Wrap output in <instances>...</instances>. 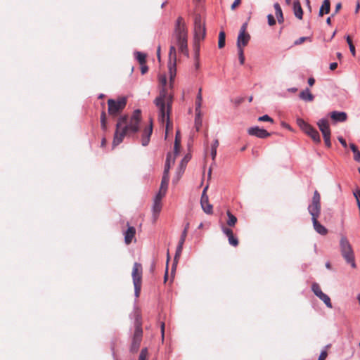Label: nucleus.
<instances>
[{
	"mask_svg": "<svg viewBox=\"0 0 360 360\" xmlns=\"http://www.w3.org/2000/svg\"><path fill=\"white\" fill-rule=\"evenodd\" d=\"M297 124L300 128L307 134L308 135L314 143H321V137L319 131L311 124L306 122L302 119H297Z\"/></svg>",
	"mask_w": 360,
	"mask_h": 360,
	"instance_id": "6",
	"label": "nucleus"
},
{
	"mask_svg": "<svg viewBox=\"0 0 360 360\" xmlns=\"http://www.w3.org/2000/svg\"><path fill=\"white\" fill-rule=\"evenodd\" d=\"M172 165H169V160L165 162L163 175L169 176V172Z\"/></svg>",
	"mask_w": 360,
	"mask_h": 360,
	"instance_id": "45",
	"label": "nucleus"
},
{
	"mask_svg": "<svg viewBox=\"0 0 360 360\" xmlns=\"http://www.w3.org/2000/svg\"><path fill=\"white\" fill-rule=\"evenodd\" d=\"M274 7L278 23H283L284 21V18L280 4L278 3H275Z\"/></svg>",
	"mask_w": 360,
	"mask_h": 360,
	"instance_id": "23",
	"label": "nucleus"
},
{
	"mask_svg": "<svg viewBox=\"0 0 360 360\" xmlns=\"http://www.w3.org/2000/svg\"><path fill=\"white\" fill-rule=\"evenodd\" d=\"M179 148H180V139L179 138V132H177L176 135L174 148L175 153H179Z\"/></svg>",
	"mask_w": 360,
	"mask_h": 360,
	"instance_id": "37",
	"label": "nucleus"
},
{
	"mask_svg": "<svg viewBox=\"0 0 360 360\" xmlns=\"http://www.w3.org/2000/svg\"><path fill=\"white\" fill-rule=\"evenodd\" d=\"M196 98H200V99H202V89L200 88L199 90H198V93L196 96Z\"/></svg>",
	"mask_w": 360,
	"mask_h": 360,
	"instance_id": "60",
	"label": "nucleus"
},
{
	"mask_svg": "<svg viewBox=\"0 0 360 360\" xmlns=\"http://www.w3.org/2000/svg\"><path fill=\"white\" fill-rule=\"evenodd\" d=\"M319 129L323 135L330 134V129L328 121L326 119H321L317 122Z\"/></svg>",
	"mask_w": 360,
	"mask_h": 360,
	"instance_id": "16",
	"label": "nucleus"
},
{
	"mask_svg": "<svg viewBox=\"0 0 360 360\" xmlns=\"http://www.w3.org/2000/svg\"><path fill=\"white\" fill-rule=\"evenodd\" d=\"M315 83V79L312 77L309 78L308 79V84L309 86H313Z\"/></svg>",
	"mask_w": 360,
	"mask_h": 360,
	"instance_id": "59",
	"label": "nucleus"
},
{
	"mask_svg": "<svg viewBox=\"0 0 360 360\" xmlns=\"http://www.w3.org/2000/svg\"><path fill=\"white\" fill-rule=\"evenodd\" d=\"M152 132L153 125L152 123H150V124L146 126L142 131L141 144L143 146H146L148 145Z\"/></svg>",
	"mask_w": 360,
	"mask_h": 360,
	"instance_id": "14",
	"label": "nucleus"
},
{
	"mask_svg": "<svg viewBox=\"0 0 360 360\" xmlns=\"http://www.w3.org/2000/svg\"><path fill=\"white\" fill-rule=\"evenodd\" d=\"M321 300L323 302V303L326 304V306L327 307H328L330 309L333 308L330 298L326 294H325L323 296H322Z\"/></svg>",
	"mask_w": 360,
	"mask_h": 360,
	"instance_id": "33",
	"label": "nucleus"
},
{
	"mask_svg": "<svg viewBox=\"0 0 360 360\" xmlns=\"http://www.w3.org/2000/svg\"><path fill=\"white\" fill-rule=\"evenodd\" d=\"M166 192H167L166 190L162 191L161 188H160V191H159L158 193L156 195L154 200H158L162 201V199L165 195Z\"/></svg>",
	"mask_w": 360,
	"mask_h": 360,
	"instance_id": "43",
	"label": "nucleus"
},
{
	"mask_svg": "<svg viewBox=\"0 0 360 360\" xmlns=\"http://www.w3.org/2000/svg\"><path fill=\"white\" fill-rule=\"evenodd\" d=\"M161 333H162V337L164 338V333H165V323H161Z\"/></svg>",
	"mask_w": 360,
	"mask_h": 360,
	"instance_id": "63",
	"label": "nucleus"
},
{
	"mask_svg": "<svg viewBox=\"0 0 360 360\" xmlns=\"http://www.w3.org/2000/svg\"><path fill=\"white\" fill-rule=\"evenodd\" d=\"M177 155L178 153H175L174 152V153H168L167 155L166 161L169 160V165H173L174 163L175 158Z\"/></svg>",
	"mask_w": 360,
	"mask_h": 360,
	"instance_id": "38",
	"label": "nucleus"
},
{
	"mask_svg": "<svg viewBox=\"0 0 360 360\" xmlns=\"http://www.w3.org/2000/svg\"><path fill=\"white\" fill-rule=\"evenodd\" d=\"M346 41L349 46H350V44H353L352 40L349 35L346 37Z\"/></svg>",
	"mask_w": 360,
	"mask_h": 360,
	"instance_id": "61",
	"label": "nucleus"
},
{
	"mask_svg": "<svg viewBox=\"0 0 360 360\" xmlns=\"http://www.w3.org/2000/svg\"><path fill=\"white\" fill-rule=\"evenodd\" d=\"M308 211L311 215V219H318L321 213V195L315 191L311 204L308 206Z\"/></svg>",
	"mask_w": 360,
	"mask_h": 360,
	"instance_id": "9",
	"label": "nucleus"
},
{
	"mask_svg": "<svg viewBox=\"0 0 360 360\" xmlns=\"http://www.w3.org/2000/svg\"><path fill=\"white\" fill-rule=\"evenodd\" d=\"M143 269L141 264L135 262L132 269V278L134 286V295L137 298L140 295L142 282Z\"/></svg>",
	"mask_w": 360,
	"mask_h": 360,
	"instance_id": "4",
	"label": "nucleus"
},
{
	"mask_svg": "<svg viewBox=\"0 0 360 360\" xmlns=\"http://www.w3.org/2000/svg\"><path fill=\"white\" fill-rule=\"evenodd\" d=\"M101 127L103 130L106 129L105 112H102L101 116Z\"/></svg>",
	"mask_w": 360,
	"mask_h": 360,
	"instance_id": "44",
	"label": "nucleus"
},
{
	"mask_svg": "<svg viewBox=\"0 0 360 360\" xmlns=\"http://www.w3.org/2000/svg\"><path fill=\"white\" fill-rule=\"evenodd\" d=\"M207 188H208V186H207L203 189L202 194L201 196V200H200V204H201V207H202V209L203 210V211L206 214H212V205L211 204H210V202L208 201V196L206 194V191H207Z\"/></svg>",
	"mask_w": 360,
	"mask_h": 360,
	"instance_id": "12",
	"label": "nucleus"
},
{
	"mask_svg": "<svg viewBox=\"0 0 360 360\" xmlns=\"http://www.w3.org/2000/svg\"><path fill=\"white\" fill-rule=\"evenodd\" d=\"M229 244L233 246H237L238 244V239L233 236V234L228 236Z\"/></svg>",
	"mask_w": 360,
	"mask_h": 360,
	"instance_id": "39",
	"label": "nucleus"
},
{
	"mask_svg": "<svg viewBox=\"0 0 360 360\" xmlns=\"http://www.w3.org/2000/svg\"><path fill=\"white\" fill-rule=\"evenodd\" d=\"M325 144L326 147L330 148L331 147V141H330V134H326L323 135Z\"/></svg>",
	"mask_w": 360,
	"mask_h": 360,
	"instance_id": "42",
	"label": "nucleus"
},
{
	"mask_svg": "<svg viewBox=\"0 0 360 360\" xmlns=\"http://www.w3.org/2000/svg\"><path fill=\"white\" fill-rule=\"evenodd\" d=\"M124 122H126L125 117H120L117 122L116 130L112 142V145L114 147L119 145L123 141V139L127 134H131L126 129Z\"/></svg>",
	"mask_w": 360,
	"mask_h": 360,
	"instance_id": "5",
	"label": "nucleus"
},
{
	"mask_svg": "<svg viewBox=\"0 0 360 360\" xmlns=\"http://www.w3.org/2000/svg\"><path fill=\"white\" fill-rule=\"evenodd\" d=\"M311 220L314 229L318 233L322 236H325L328 233L327 229L319 222L318 219L314 218V219Z\"/></svg>",
	"mask_w": 360,
	"mask_h": 360,
	"instance_id": "18",
	"label": "nucleus"
},
{
	"mask_svg": "<svg viewBox=\"0 0 360 360\" xmlns=\"http://www.w3.org/2000/svg\"><path fill=\"white\" fill-rule=\"evenodd\" d=\"M250 39V35L249 34L239 33L237 38V48L244 49L246 46Z\"/></svg>",
	"mask_w": 360,
	"mask_h": 360,
	"instance_id": "15",
	"label": "nucleus"
},
{
	"mask_svg": "<svg viewBox=\"0 0 360 360\" xmlns=\"http://www.w3.org/2000/svg\"><path fill=\"white\" fill-rule=\"evenodd\" d=\"M176 50L174 46H171L169 49V63H168V69H169V75L170 79L169 87H172V84L174 80V78L176 75Z\"/></svg>",
	"mask_w": 360,
	"mask_h": 360,
	"instance_id": "8",
	"label": "nucleus"
},
{
	"mask_svg": "<svg viewBox=\"0 0 360 360\" xmlns=\"http://www.w3.org/2000/svg\"><path fill=\"white\" fill-rule=\"evenodd\" d=\"M338 67V63H332L330 64V69L331 70H335Z\"/></svg>",
	"mask_w": 360,
	"mask_h": 360,
	"instance_id": "58",
	"label": "nucleus"
},
{
	"mask_svg": "<svg viewBox=\"0 0 360 360\" xmlns=\"http://www.w3.org/2000/svg\"><path fill=\"white\" fill-rule=\"evenodd\" d=\"M147 356H148L147 349L146 348L142 349V350L140 353L139 357V360H146Z\"/></svg>",
	"mask_w": 360,
	"mask_h": 360,
	"instance_id": "41",
	"label": "nucleus"
},
{
	"mask_svg": "<svg viewBox=\"0 0 360 360\" xmlns=\"http://www.w3.org/2000/svg\"><path fill=\"white\" fill-rule=\"evenodd\" d=\"M126 122H124V125L126 126V129L130 134H134L137 132L139 129V125L141 122V110H136L130 119L129 120L127 116Z\"/></svg>",
	"mask_w": 360,
	"mask_h": 360,
	"instance_id": "7",
	"label": "nucleus"
},
{
	"mask_svg": "<svg viewBox=\"0 0 360 360\" xmlns=\"http://www.w3.org/2000/svg\"><path fill=\"white\" fill-rule=\"evenodd\" d=\"M169 181V176L163 175L162 178L160 188L162 191L167 190L168 184Z\"/></svg>",
	"mask_w": 360,
	"mask_h": 360,
	"instance_id": "31",
	"label": "nucleus"
},
{
	"mask_svg": "<svg viewBox=\"0 0 360 360\" xmlns=\"http://www.w3.org/2000/svg\"><path fill=\"white\" fill-rule=\"evenodd\" d=\"M142 337V328L141 326L136 324L135 331H134V339L135 340V342H137V347H139V345L141 340Z\"/></svg>",
	"mask_w": 360,
	"mask_h": 360,
	"instance_id": "25",
	"label": "nucleus"
},
{
	"mask_svg": "<svg viewBox=\"0 0 360 360\" xmlns=\"http://www.w3.org/2000/svg\"><path fill=\"white\" fill-rule=\"evenodd\" d=\"M330 11V0H324L319 10V15L322 17L324 14H328Z\"/></svg>",
	"mask_w": 360,
	"mask_h": 360,
	"instance_id": "22",
	"label": "nucleus"
},
{
	"mask_svg": "<svg viewBox=\"0 0 360 360\" xmlns=\"http://www.w3.org/2000/svg\"><path fill=\"white\" fill-rule=\"evenodd\" d=\"M259 121L261 122H273V120L267 115L261 116L258 118Z\"/></svg>",
	"mask_w": 360,
	"mask_h": 360,
	"instance_id": "47",
	"label": "nucleus"
},
{
	"mask_svg": "<svg viewBox=\"0 0 360 360\" xmlns=\"http://www.w3.org/2000/svg\"><path fill=\"white\" fill-rule=\"evenodd\" d=\"M340 8H341V4H340V3H339V4H338L336 5V6H335V13H337L339 11V10L340 9Z\"/></svg>",
	"mask_w": 360,
	"mask_h": 360,
	"instance_id": "64",
	"label": "nucleus"
},
{
	"mask_svg": "<svg viewBox=\"0 0 360 360\" xmlns=\"http://www.w3.org/2000/svg\"><path fill=\"white\" fill-rule=\"evenodd\" d=\"M219 146V141L217 139L214 140L211 146V149L217 150V147Z\"/></svg>",
	"mask_w": 360,
	"mask_h": 360,
	"instance_id": "52",
	"label": "nucleus"
},
{
	"mask_svg": "<svg viewBox=\"0 0 360 360\" xmlns=\"http://www.w3.org/2000/svg\"><path fill=\"white\" fill-rule=\"evenodd\" d=\"M195 127L196 128V130L199 131L200 128L201 127L202 124V112H195Z\"/></svg>",
	"mask_w": 360,
	"mask_h": 360,
	"instance_id": "27",
	"label": "nucleus"
},
{
	"mask_svg": "<svg viewBox=\"0 0 360 360\" xmlns=\"http://www.w3.org/2000/svg\"><path fill=\"white\" fill-rule=\"evenodd\" d=\"M293 11L295 15L300 20L302 19L303 11L299 0H295L293 3Z\"/></svg>",
	"mask_w": 360,
	"mask_h": 360,
	"instance_id": "20",
	"label": "nucleus"
},
{
	"mask_svg": "<svg viewBox=\"0 0 360 360\" xmlns=\"http://www.w3.org/2000/svg\"><path fill=\"white\" fill-rule=\"evenodd\" d=\"M162 210V201L158 200H154V203L153 206V218L155 221L159 215V213Z\"/></svg>",
	"mask_w": 360,
	"mask_h": 360,
	"instance_id": "21",
	"label": "nucleus"
},
{
	"mask_svg": "<svg viewBox=\"0 0 360 360\" xmlns=\"http://www.w3.org/2000/svg\"><path fill=\"white\" fill-rule=\"evenodd\" d=\"M226 34L224 31H221L219 34L218 46L222 49L225 46Z\"/></svg>",
	"mask_w": 360,
	"mask_h": 360,
	"instance_id": "30",
	"label": "nucleus"
},
{
	"mask_svg": "<svg viewBox=\"0 0 360 360\" xmlns=\"http://www.w3.org/2000/svg\"><path fill=\"white\" fill-rule=\"evenodd\" d=\"M221 229H222V231L223 233L228 237L231 235L233 234V231L231 229L226 227L225 226L222 225L221 226Z\"/></svg>",
	"mask_w": 360,
	"mask_h": 360,
	"instance_id": "46",
	"label": "nucleus"
},
{
	"mask_svg": "<svg viewBox=\"0 0 360 360\" xmlns=\"http://www.w3.org/2000/svg\"><path fill=\"white\" fill-rule=\"evenodd\" d=\"M241 0H235L233 4L231 5V8L235 9L240 4Z\"/></svg>",
	"mask_w": 360,
	"mask_h": 360,
	"instance_id": "55",
	"label": "nucleus"
},
{
	"mask_svg": "<svg viewBox=\"0 0 360 360\" xmlns=\"http://www.w3.org/2000/svg\"><path fill=\"white\" fill-rule=\"evenodd\" d=\"M183 245H184V243H180V242H179V244H178V246H177L176 250L175 257H174L175 264H176L177 260L181 254Z\"/></svg>",
	"mask_w": 360,
	"mask_h": 360,
	"instance_id": "32",
	"label": "nucleus"
},
{
	"mask_svg": "<svg viewBox=\"0 0 360 360\" xmlns=\"http://www.w3.org/2000/svg\"><path fill=\"white\" fill-rule=\"evenodd\" d=\"M174 37L175 44L178 46L179 51L186 56H188L187 30L184 20L181 17H179L176 20Z\"/></svg>",
	"mask_w": 360,
	"mask_h": 360,
	"instance_id": "2",
	"label": "nucleus"
},
{
	"mask_svg": "<svg viewBox=\"0 0 360 360\" xmlns=\"http://www.w3.org/2000/svg\"><path fill=\"white\" fill-rule=\"evenodd\" d=\"M188 227H189V224H187L186 225V226H185L182 233H181L180 240L179 241V242H180V243H184L186 238V236H187V232H188Z\"/></svg>",
	"mask_w": 360,
	"mask_h": 360,
	"instance_id": "35",
	"label": "nucleus"
},
{
	"mask_svg": "<svg viewBox=\"0 0 360 360\" xmlns=\"http://www.w3.org/2000/svg\"><path fill=\"white\" fill-rule=\"evenodd\" d=\"M338 141H340V143L342 144V146L344 148H347V142L342 137H341V136L338 137Z\"/></svg>",
	"mask_w": 360,
	"mask_h": 360,
	"instance_id": "53",
	"label": "nucleus"
},
{
	"mask_svg": "<svg viewBox=\"0 0 360 360\" xmlns=\"http://www.w3.org/2000/svg\"><path fill=\"white\" fill-rule=\"evenodd\" d=\"M108 112L112 116H117L125 108L127 101L125 98H120L117 100L109 99Z\"/></svg>",
	"mask_w": 360,
	"mask_h": 360,
	"instance_id": "10",
	"label": "nucleus"
},
{
	"mask_svg": "<svg viewBox=\"0 0 360 360\" xmlns=\"http://www.w3.org/2000/svg\"><path fill=\"white\" fill-rule=\"evenodd\" d=\"M160 91L159 96L155 99V104L158 110V120L162 124L166 123V134L167 133L170 122L169 113L173 102V96L168 91L167 77L165 75H160L158 77Z\"/></svg>",
	"mask_w": 360,
	"mask_h": 360,
	"instance_id": "1",
	"label": "nucleus"
},
{
	"mask_svg": "<svg viewBox=\"0 0 360 360\" xmlns=\"http://www.w3.org/2000/svg\"><path fill=\"white\" fill-rule=\"evenodd\" d=\"M349 50H350V52L352 54V56H355V55H356V50H355L354 45V44H350V46H349Z\"/></svg>",
	"mask_w": 360,
	"mask_h": 360,
	"instance_id": "54",
	"label": "nucleus"
},
{
	"mask_svg": "<svg viewBox=\"0 0 360 360\" xmlns=\"http://www.w3.org/2000/svg\"><path fill=\"white\" fill-rule=\"evenodd\" d=\"M247 27H248V23L247 22L243 23L240 29L239 33L248 34L247 32Z\"/></svg>",
	"mask_w": 360,
	"mask_h": 360,
	"instance_id": "50",
	"label": "nucleus"
},
{
	"mask_svg": "<svg viewBox=\"0 0 360 360\" xmlns=\"http://www.w3.org/2000/svg\"><path fill=\"white\" fill-rule=\"evenodd\" d=\"M311 290L315 294V295H318V293H319L321 291H322L319 285L316 283H314L311 285Z\"/></svg>",
	"mask_w": 360,
	"mask_h": 360,
	"instance_id": "40",
	"label": "nucleus"
},
{
	"mask_svg": "<svg viewBox=\"0 0 360 360\" xmlns=\"http://www.w3.org/2000/svg\"><path fill=\"white\" fill-rule=\"evenodd\" d=\"M327 351L326 349L323 350L321 352L318 360H325L326 358L327 357Z\"/></svg>",
	"mask_w": 360,
	"mask_h": 360,
	"instance_id": "51",
	"label": "nucleus"
},
{
	"mask_svg": "<svg viewBox=\"0 0 360 360\" xmlns=\"http://www.w3.org/2000/svg\"><path fill=\"white\" fill-rule=\"evenodd\" d=\"M202 104V99L195 98V112H202V110H201Z\"/></svg>",
	"mask_w": 360,
	"mask_h": 360,
	"instance_id": "36",
	"label": "nucleus"
},
{
	"mask_svg": "<svg viewBox=\"0 0 360 360\" xmlns=\"http://www.w3.org/2000/svg\"><path fill=\"white\" fill-rule=\"evenodd\" d=\"M148 70V68L146 65H145V64L141 65V71L143 75L146 73Z\"/></svg>",
	"mask_w": 360,
	"mask_h": 360,
	"instance_id": "56",
	"label": "nucleus"
},
{
	"mask_svg": "<svg viewBox=\"0 0 360 360\" xmlns=\"http://www.w3.org/2000/svg\"><path fill=\"white\" fill-rule=\"evenodd\" d=\"M349 148L353 152L354 160L357 162H360V151L358 149L357 146L354 143H350Z\"/></svg>",
	"mask_w": 360,
	"mask_h": 360,
	"instance_id": "26",
	"label": "nucleus"
},
{
	"mask_svg": "<svg viewBox=\"0 0 360 360\" xmlns=\"http://www.w3.org/2000/svg\"><path fill=\"white\" fill-rule=\"evenodd\" d=\"M216 155H217V150L211 149V156H212V158L213 160L215 159Z\"/></svg>",
	"mask_w": 360,
	"mask_h": 360,
	"instance_id": "62",
	"label": "nucleus"
},
{
	"mask_svg": "<svg viewBox=\"0 0 360 360\" xmlns=\"http://www.w3.org/2000/svg\"><path fill=\"white\" fill-rule=\"evenodd\" d=\"M248 132L250 136H254L260 139H265L270 136V133H269L266 130L261 129L258 127L249 128Z\"/></svg>",
	"mask_w": 360,
	"mask_h": 360,
	"instance_id": "13",
	"label": "nucleus"
},
{
	"mask_svg": "<svg viewBox=\"0 0 360 360\" xmlns=\"http://www.w3.org/2000/svg\"><path fill=\"white\" fill-rule=\"evenodd\" d=\"M267 18H268V24L270 26H273L276 24V20L271 14H269L267 16Z\"/></svg>",
	"mask_w": 360,
	"mask_h": 360,
	"instance_id": "48",
	"label": "nucleus"
},
{
	"mask_svg": "<svg viewBox=\"0 0 360 360\" xmlns=\"http://www.w3.org/2000/svg\"><path fill=\"white\" fill-rule=\"evenodd\" d=\"M300 98L305 101H312L314 98L313 94L310 92L309 89L300 92Z\"/></svg>",
	"mask_w": 360,
	"mask_h": 360,
	"instance_id": "24",
	"label": "nucleus"
},
{
	"mask_svg": "<svg viewBox=\"0 0 360 360\" xmlns=\"http://www.w3.org/2000/svg\"><path fill=\"white\" fill-rule=\"evenodd\" d=\"M227 225H229V226H235L236 223L237 222V218L234 215H233L229 211L227 212Z\"/></svg>",
	"mask_w": 360,
	"mask_h": 360,
	"instance_id": "28",
	"label": "nucleus"
},
{
	"mask_svg": "<svg viewBox=\"0 0 360 360\" xmlns=\"http://www.w3.org/2000/svg\"><path fill=\"white\" fill-rule=\"evenodd\" d=\"M238 49V55L240 65H243L245 63L244 49L243 48Z\"/></svg>",
	"mask_w": 360,
	"mask_h": 360,
	"instance_id": "34",
	"label": "nucleus"
},
{
	"mask_svg": "<svg viewBox=\"0 0 360 360\" xmlns=\"http://www.w3.org/2000/svg\"><path fill=\"white\" fill-rule=\"evenodd\" d=\"M330 118L335 122H342L347 120V114L344 112L333 111L330 114Z\"/></svg>",
	"mask_w": 360,
	"mask_h": 360,
	"instance_id": "17",
	"label": "nucleus"
},
{
	"mask_svg": "<svg viewBox=\"0 0 360 360\" xmlns=\"http://www.w3.org/2000/svg\"><path fill=\"white\" fill-rule=\"evenodd\" d=\"M194 33L195 41H201L205 36V27L200 15H196L194 20Z\"/></svg>",
	"mask_w": 360,
	"mask_h": 360,
	"instance_id": "11",
	"label": "nucleus"
},
{
	"mask_svg": "<svg viewBox=\"0 0 360 360\" xmlns=\"http://www.w3.org/2000/svg\"><path fill=\"white\" fill-rule=\"evenodd\" d=\"M340 249L342 257L345 259L346 262L349 264L352 268H356V263L354 261V253L348 238L342 235L340 240Z\"/></svg>",
	"mask_w": 360,
	"mask_h": 360,
	"instance_id": "3",
	"label": "nucleus"
},
{
	"mask_svg": "<svg viewBox=\"0 0 360 360\" xmlns=\"http://www.w3.org/2000/svg\"><path fill=\"white\" fill-rule=\"evenodd\" d=\"M308 39H309V37H300V38H299L297 40H296L295 41V45H300V44H302L303 42H304L306 40H308Z\"/></svg>",
	"mask_w": 360,
	"mask_h": 360,
	"instance_id": "49",
	"label": "nucleus"
},
{
	"mask_svg": "<svg viewBox=\"0 0 360 360\" xmlns=\"http://www.w3.org/2000/svg\"><path fill=\"white\" fill-rule=\"evenodd\" d=\"M136 233V229L133 226H129L127 230L124 232V241L127 245L131 243Z\"/></svg>",
	"mask_w": 360,
	"mask_h": 360,
	"instance_id": "19",
	"label": "nucleus"
},
{
	"mask_svg": "<svg viewBox=\"0 0 360 360\" xmlns=\"http://www.w3.org/2000/svg\"><path fill=\"white\" fill-rule=\"evenodd\" d=\"M137 342H135V340H133L131 349L134 351H136L138 349L139 347H137Z\"/></svg>",
	"mask_w": 360,
	"mask_h": 360,
	"instance_id": "57",
	"label": "nucleus"
},
{
	"mask_svg": "<svg viewBox=\"0 0 360 360\" xmlns=\"http://www.w3.org/2000/svg\"><path fill=\"white\" fill-rule=\"evenodd\" d=\"M136 58L141 65L146 63V55L139 51L135 53Z\"/></svg>",
	"mask_w": 360,
	"mask_h": 360,
	"instance_id": "29",
	"label": "nucleus"
}]
</instances>
